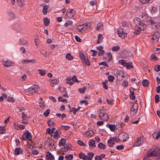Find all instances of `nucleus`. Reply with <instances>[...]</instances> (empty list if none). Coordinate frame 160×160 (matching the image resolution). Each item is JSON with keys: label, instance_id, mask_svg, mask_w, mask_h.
I'll return each instance as SVG.
<instances>
[{"label": "nucleus", "instance_id": "obj_1", "mask_svg": "<svg viewBox=\"0 0 160 160\" xmlns=\"http://www.w3.org/2000/svg\"><path fill=\"white\" fill-rule=\"evenodd\" d=\"M134 23L137 26L141 25L142 26L140 27L139 28L140 30H143L144 29H146V26L145 24L141 22V19L139 18H136L133 19Z\"/></svg>", "mask_w": 160, "mask_h": 160}, {"label": "nucleus", "instance_id": "obj_2", "mask_svg": "<svg viewBox=\"0 0 160 160\" xmlns=\"http://www.w3.org/2000/svg\"><path fill=\"white\" fill-rule=\"evenodd\" d=\"M99 117L101 119L104 120H108L109 119L108 115L107 113V111L105 109H102L99 113Z\"/></svg>", "mask_w": 160, "mask_h": 160}, {"label": "nucleus", "instance_id": "obj_3", "mask_svg": "<svg viewBox=\"0 0 160 160\" xmlns=\"http://www.w3.org/2000/svg\"><path fill=\"white\" fill-rule=\"evenodd\" d=\"M145 140V138L143 136L140 137H138L136 142L133 145V146H141L144 142Z\"/></svg>", "mask_w": 160, "mask_h": 160}, {"label": "nucleus", "instance_id": "obj_4", "mask_svg": "<svg viewBox=\"0 0 160 160\" xmlns=\"http://www.w3.org/2000/svg\"><path fill=\"white\" fill-rule=\"evenodd\" d=\"M80 57L82 59V62L84 64H86L88 66L90 64L89 60L87 58H86L84 54L82 52H79Z\"/></svg>", "mask_w": 160, "mask_h": 160}, {"label": "nucleus", "instance_id": "obj_5", "mask_svg": "<svg viewBox=\"0 0 160 160\" xmlns=\"http://www.w3.org/2000/svg\"><path fill=\"white\" fill-rule=\"evenodd\" d=\"M119 139L120 141L124 142L127 141L129 138L128 134L125 132H122L118 135Z\"/></svg>", "mask_w": 160, "mask_h": 160}, {"label": "nucleus", "instance_id": "obj_6", "mask_svg": "<svg viewBox=\"0 0 160 160\" xmlns=\"http://www.w3.org/2000/svg\"><path fill=\"white\" fill-rule=\"evenodd\" d=\"M39 89L38 86L36 84H35L29 88L28 91V93L32 94L39 91Z\"/></svg>", "mask_w": 160, "mask_h": 160}, {"label": "nucleus", "instance_id": "obj_7", "mask_svg": "<svg viewBox=\"0 0 160 160\" xmlns=\"http://www.w3.org/2000/svg\"><path fill=\"white\" fill-rule=\"evenodd\" d=\"M32 136L31 133L28 131H26L22 135V138L23 140H31L32 139Z\"/></svg>", "mask_w": 160, "mask_h": 160}, {"label": "nucleus", "instance_id": "obj_8", "mask_svg": "<svg viewBox=\"0 0 160 160\" xmlns=\"http://www.w3.org/2000/svg\"><path fill=\"white\" fill-rule=\"evenodd\" d=\"M138 109V104L137 103H134L131 108L130 114L132 116L135 115L137 113Z\"/></svg>", "mask_w": 160, "mask_h": 160}, {"label": "nucleus", "instance_id": "obj_9", "mask_svg": "<svg viewBox=\"0 0 160 160\" xmlns=\"http://www.w3.org/2000/svg\"><path fill=\"white\" fill-rule=\"evenodd\" d=\"M117 32L118 36L122 39L124 38L127 36V33H124L123 29L122 28H119L118 29Z\"/></svg>", "mask_w": 160, "mask_h": 160}, {"label": "nucleus", "instance_id": "obj_10", "mask_svg": "<svg viewBox=\"0 0 160 160\" xmlns=\"http://www.w3.org/2000/svg\"><path fill=\"white\" fill-rule=\"evenodd\" d=\"M2 63L6 67L12 66L14 64V62L8 59L3 60Z\"/></svg>", "mask_w": 160, "mask_h": 160}, {"label": "nucleus", "instance_id": "obj_11", "mask_svg": "<svg viewBox=\"0 0 160 160\" xmlns=\"http://www.w3.org/2000/svg\"><path fill=\"white\" fill-rule=\"evenodd\" d=\"M160 37V34L158 32H155L152 36H151V39L153 41V42L155 43L158 40Z\"/></svg>", "mask_w": 160, "mask_h": 160}, {"label": "nucleus", "instance_id": "obj_12", "mask_svg": "<svg viewBox=\"0 0 160 160\" xmlns=\"http://www.w3.org/2000/svg\"><path fill=\"white\" fill-rule=\"evenodd\" d=\"M73 10L72 9H68L66 14L68 18H71L74 16V13L73 12Z\"/></svg>", "mask_w": 160, "mask_h": 160}, {"label": "nucleus", "instance_id": "obj_13", "mask_svg": "<svg viewBox=\"0 0 160 160\" xmlns=\"http://www.w3.org/2000/svg\"><path fill=\"white\" fill-rule=\"evenodd\" d=\"M47 160H54V157L52 153L49 152H47L46 153Z\"/></svg>", "mask_w": 160, "mask_h": 160}, {"label": "nucleus", "instance_id": "obj_14", "mask_svg": "<svg viewBox=\"0 0 160 160\" xmlns=\"http://www.w3.org/2000/svg\"><path fill=\"white\" fill-rule=\"evenodd\" d=\"M141 17L142 18V20L146 21L147 22L150 20V18L148 17V15L146 13H143L141 15Z\"/></svg>", "mask_w": 160, "mask_h": 160}, {"label": "nucleus", "instance_id": "obj_15", "mask_svg": "<svg viewBox=\"0 0 160 160\" xmlns=\"http://www.w3.org/2000/svg\"><path fill=\"white\" fill-rule=\"evenodd\" d=\"M158 153L155 150L152 151V152L147 154L148 158H150L153 156H157Z\"/></svg>", "mask_w": 160, "mask_h": 160}, {"label": "nucleus", "instance_id": "obj_16", "mask_svg": "<svg viewBox=\"0 0 160 160\" xmlns=\"http://www.w3.org/2000/svg\"><path fill=\"white\" fill-rule=\"evenodd\" d=\"M130 91L131 93L130 95V98L132 100H134L135 98V97L134 95V89L132 88H130Z\"/></svg>", "mask_w": 160, "mask_h": 160}, {"label": "nucleus", "instance_id": "obj_17", "mask_svg": "<svg viewBox=\"0 0 160 160\" xmlns=\"http://www.w3.org/2000/svg\"><path fill=\"white\" fill-rule=\"evenodd\" d=\"M16 2L18 5L20 7H23L25 5L24 0H16Z\"/></svg>", "mask_w": 160, "mask_h": 160}, {"label": "nucleus", "instance_id": "obj_18", "mask_svg": "<svg viewBox=\"0 0 160 160\" xmlns=\"http://www.w3.org/2000/svg\"><path fill=\"white\" fill-rule=\"evenodd\" d=\"M106 126L108 128H109L110 130L112 132L114 131L116 128V127L115 126V125L114 124H110L107 123L106 124Z\"/></svg>", "mask_w": 160, "mask_h": 160}, {"label": "nucleus", "instance_id": "obj_19", "mask_svg": "<svg viewBox=\"0 0 160 160\" xmlns=\"http://www.w3.org/2000/svg\"><path fill=\"white\" fill-rule=\"evenodd\" d=\"M14 128L18 130H20L24 129L25 126L21 124H18L15 126Z\"/></svg>", "mask_w": 160, "mask_h": 160}, {"label": "nucleus", "instance_id": "obj_20", "mask_svg": "<svg viewBox=\"0 0 160 160\" xmlns=\"http://www.w3.org/2000/svg\"><path fill=\"white\" fill-rule=\"evenodd\" d=\"M72 147L71 144H67L64 147V151L66 152L68 151L69 150H72Z\"/></svg>", "mask_w": 160, "mask_h": 160}, {"label": "nucleus", "instance_id": "obj_21", "mask_svg": "<svg viewBox=\"0 0 160 160\" xmlns=\"http://www.w3.org/2000/svg\"><path fill=\"white\" fill-rule=\"evenodd\" d=\"M115 143L112 139L110 138L108 141V145L110 147H112L114 144Z\"/></svg>", "mask_w": 160, "mask_h": 160}, {"label": "nucleus", "instance_id": "obj_22", "mask_svg": "<svg viewBox=\"0 0 160 160\" xmlns=\"http://www.w3.org/2000/svg\"><path fill=\"white\" fill-rule=\"evenodd\" d=\"M66 139L64 138L62 139L59 142L58 145L60 146L61 145L64 146L66 143Z\"/></svg>", "mask_w": 160, "mask_h": 160}, {"label": "nucleus", "instance_id": "obj_23", "mask_svg": "<svg viewBox=\"0 0 160 160\" xmlns=\"http://www.w3.org/2000/svg\"><path fill=\"white\" fill-rule=\"evenodd\" d=\"M89 145L90 147H96L95 142L94 140H91L88 142Z\"/></svg>", "mask_w": 160, "mask_h": 160}, {"label": "nucleus", "instance_id": "obj_24", "mask_svg": "<svg viewBox=\"0 0 160 160\" xmlns=\"http://www.w3.org/2000/svg\"><path fill=\"white\" fill-rule=\"evenodd\" d=\"M77 28L79 32H81L82 30H85L86 29V28H85L84 27H83V24L78 26Z\"/></svg>", "mask_w": 160, "mask_h": 160}, {"label": "nucleus", "instance_id": "obj_25", "mask_svg": "<svg viewBox=\"0 0 160 160\" xmlns=\"http://www.w3.org/2000/svg\"><path fill=\"white\" fill-rule=\"evenodd\" d=\"M43 22L44 25L47 26H48L49 24L50 20L47 18H45L43 19Z\"/></svg>", "mask_w": 160, "mask_h": 160}, {"label": "nucleus", "instance_id": "obj_26", "mask_svg": "<svg viewBox=\"0 0 160 160\" xmlns=\"http://www.w3.org/2000/svg\"><path fill=\"white\" fill-rule=\"evenodd\" d=\"M49 7L48 6H44L43 8L42 12L44 15H46L47 13V10Z\"/></svg>", "mask_w": 160, "mask_h": 160}, {"label": "nucleus", "instance_id": "obj_27", "mask_svg": "<svg viewBox=\"0 0 160 160\" xmlns=\"http://www.w3.org/2000/svg\"><path fill=\"white\" fill-rule=\"evenodd\" d=\"M126 67L128 69H130L133 68L132 63L130 62H128L126 65Z\"/></svg>", "mask_w": 160, "mask_h": 160}, {"label": "nucleus", "instance_id": "obj_28", "mask_svg": "<svg viewBox=\"0 0 160 160\" xmlns=\"http://www.w3.org/2000/svg\"><path fill=\"white\" fill-rule=\"evenodd\" d=\"M103 37L102 35L101 34H99L98 36L97 43L99 44L102 41Z\"/></svg>", "mask_w": 160, "mask_h": 160}, {"label": "nucleus", "instance_id": "obj_29", "mask_svg": "<svg viewBox=\"0 0 160 160\" xmlns=\"http://www.w3.org/2000/svg\"><path fill=\"white\" fill-rule=\"evenodd\" d=\"M142 84L144 87H147L149 85V82L147 79L144 80L142 82Z\"/></svg>", "mask_w": 160, "mask_h": 160}, {"label": "nucleus", "instance_id": "obj_30", "mask_svg": "<svg viewBox=\"0 0 160 160\" xmlns=\"http://www.w3.org/2000/svg\"><path fill=\"white\" fill-rule=\"evenodd\" d=\"M102 26L103 25L102 23H98L97 24V27H96V29L97 30H98L101 29H103Z\"/></svg>", "mask_w": 160, "mask_h": 160}, {"label": "nucleus", "instance_id": "obj_31", "mask_svg": "<svg viewBox=\"0 0 160 160\" xmlns=\"http://www.w3.org/2000/svg\"><path fill=\"white\" fill-rule=\"evenodd\" d=\"M98 146L101 149H104L106 147V145L102 142H100L98 145Z\"/></svg>", "mask_w": 160, "mask_h": 160}, {"label": "nucleus", "instance_id": "obj_32", "mask_svg": "<svg viewBox=\"0 0 160 160\" xmlns=\"http://www.w3.org/2000/svg\"><path fill=\"white\" fill-rule=\"evenodd\" d=\"M73 23L72 21L70 20L67 21L64 24V26L66 27H67L69 25H71Z\"/></svg>", "mask_w": 160, "mask_h": 160}, {"label": "nucleus", "instance_id": "obj_33", "mask_svg": "<svg viewBox=\"0 0 160 160\" xmlns=\"http://www.w3.org/2000/svg\"><path fill=\"white\" fill-rule=\"evenodd\" d=\"M39 74L42 76H44L46 74V72L45 70H43L41 69L38 70Z\"/></svg>", "mask_w": 160, "mask_h": 160}, {"label": "nucleus", "instance_id": "obj_34", "mask_svg": "<svg viewBox=\"0 0 160 160\" xmlns=\"http://www.w3.org/2000/svg\"><path fill=\"white\" fill-rule=\"evenodd\" d=\"M25 62H31L32 63H34L36 62V61L33 59L29 60H27V59H26L25 60L23 59L22 61V62L23 64L25 63Z\"/></svg>", "mask_w": 160, "mask_h": 160}, {"label": "nucleus", "instance_id": "obj_35", "mask_svg": "<svg viewBox=\"0 0 160 160\" xmlns=\"http://www.w3.org/2000/svg\"><path fill=\"white\" fill-rule=\"evenodd\" d=\"M21 149L20 148H16L14 151V154L15 155H18L19 154V152Z\"/></svg>", "mask_w": 160, "mask_h": 160}, {"label": "nucleus", "instance_id": "obj_36", "mask_svg": "<svg viewBox=\"0 0 160 160\" xmlns=\"http://www.w3.org/2000/svg\"><path fill=\"white\" fill-rule=\"evenodd\" d=\"M20 42L21 44L23 45H27L28 44V42L27 41L22 39L20 40Z\"/></svg>", "mask_w": 160, "mask_h": 160}, {"label": "nucleus", "instance_id": "obj_37", "mask_svg": "<svg viewBox=\"0 0 160 160\" xmlns=\"http://www.w3.org/2000/svg\"><path fill=\"white\" fill-rule=\"evenodd\" d=\"M58 80L57 79H53V80H50V84H57L58 82Z\"/></svg>", "mask_w": 160, "mask_h": 160}, {"label": "nucleus", "instance_id": "obj_38", "mask_svg": "<svg viewBox=\"0 0 160 160\" xmlns=\"http://www.w3.org/2000/svg\"><path fill=\"white\" fill-rule=\"evenodd\" d=\"M73 158V156L72 154H69L66 155L65 157V158L67 160H70L72 159Z\"/></svg>", "mask_w": 160, "mask_h": 160}, {"label": "nucleus", "instance_id": "obj_39", "mask_svg": "<svg viewBox=\"0 0 160 160\" xmlns=\"http://www.w3.org/2000/svg\"><path fill=\"white\" fill-rule=\"evenodd\" d=\"M93 134V131L92 130H90V131L86 132L85 134V135L88 136H91Z\"/></svg>", "mask_w": 160, "mask_h": 160}, {"label": "nucleus", "instance_id": "obj_40", "mask_svg": "<svg viewBox=\"0 0 160 160\" xmlns=\"http://www.w3.org/2000/svg\"><path fill=\"white\" fill-rule=\"evenodd\" d=\"M58 132L57 130L55 131L53 134V138L55 139H58L60 137V136L58 135Z\"/></svg>", "mask_w": 160, "mask_h": 160}, {"label": "nucleus", "instance_id": "obj_41", "mask_svg": "<svg viewBox=\"0 0 160 160\" xmlns=\"http://www.w3.org/2000/svg\"><path fill=\"white\" fill-rule=\"evenodd\" d=\"M94 153L92 152H89L88 154V158L89 160H92V159L94 156Z\"/></svg>", "mask_w": 160, "mask_h": 160}, {"label": "nucleus", "instance_id": "obj_42", "mask_svg": "<svg viewBox=\"0 0 160 160\" xmlns=\"http://www.w3.org/2000/svg\"><path fill=\"white\" fill-rule=\"evenodd\" d=\"M79 158L81 159H83V158H85L84 157H86V155L85 154L82 153V152H80L79 154Z\"/></svg>", "mask_w": 160, "mask_h": 160}, {"label": "nucleus", "instance_id": "obj_43", "mask_svg": "<svg viewBox=\"0 0 160 160\" xmlns=\"http://www.w3.org/2000/svg\"><path fill=\"white\" fill-rule=\"evenodd\" d=\"M128 82L126 80H124L122 84V86L124 87H126L128 86Z\"/></svg>", "mask_w": 160, "mask_h": 160}, {"label": "nucleus", "instance_id": "obj_44", "mask_svg": "<svg viewBox=\"0 0 160 160\" xmlns=\"http://www.w3.org/2000/svg\"><path fill=\"white\" fill-rule=\"evenodd\" d=\"M47 122L48 126L50 127H51L54 126V122L51 120L48 121Z\"/></svg>", "mask_w": 160, "mask_h": 160}, {"label": "nucleus", "instance_id": "obj_45", "mask_svg": "<svg viewBox=\"0 0 160 160\" xmlns=\"http://www.w3.org/2000/svg\"><path fill=\"white\" fill-rule=\"evenodd\" d=\"M71 78H68L67 79V82L66 83L67 84H68L70 85V86H71L74 83L73 82H71Z\"/></svg>", "mask_w": 160, "mask_h": 160}, {"label": "nucleus", "instance_id": "obj_46", "mask_svg": "<svg viewBox=\"0 0 160 160\" xmlns=\"http://www.w3.org/2000/svg\"><path fill=\"white\" fill-rule=\"evenodd\" d=\"M105 81H106V82H102V84L103 85V88L107 90V89H108V85L106 84V83H107L108 81L107 80H106Z\"/></svg>", "mask_w": 160, "mask_h": 160}, {"label": "nucleus", "instance_id": "obj_47", "mask_svg": "<svg viewBox=\"0 0 160 160\" xmlns=\"http://www.w3.org/2000/svg\"><path fill=\"white\" fill-rule=\"evenodd\" d=\"M66 58L69 60H72L73 59V57L70 54L68 53L66 56Z\"/></svg>", "mask_w": 160, "mask_h": 160}, {"label": "nucleus", "instance_id": "obj_48", "mask_svg": "<svg viewBox=\"0 0 160 160\" xmlns=\"http://www.w3.org/2000/svg\"><path fill=\"white\" fill-rule=\"evenodd\" d=\"M86 89V87L84 86L83 88H79L78 91L80 93H82L84 92L85 90Z\"/></svg>", "mask_w": 160, "mask_h": 160}, {"label": "nucleus", "instance_id": "obj_49", "mask_svg": "<svg viewBox=\"0 0 160 160\" xmlns=\"http://www.w3.org/2000/svg\"><path fill=\"white\" fill-rule=\"evenodd\" d=\"M120 49V47L118 46H117L116 47H113L112 48V50L115 52L118 51Z\"/></svg>", "mask_w": 160, "mask_h": 160}, {"label": "nucleus", "instance_id": "obj_50", "mask_svg": "<svg viewBox=\"0 0 160 160\" xmlns=\"http://www.w3.org/2000/svg\"><path fill=\"white\" fill-rule=\"evenodd\" d=\"M9 15V19L11 20H12L14 18L15 16L14 13L12 12H10Z\"/></svg>", "mask_w": 160, "mask_h": 160}, {"label": "nucleus", "instance_id": "obj_51", "mask_svg": "<svg viewBox=\"0 0 160 160\" xmlns=\"http://www.w3.org/2000/svg\"><path fill=\"white\" fill-rule=\"evenodd\" d=\"M5 133V131L4 130V126L0 127V134H3Z\"/></svg>", "mask_w": 160, "mask_h": 160}, {"label": "nucleus", "instance_id": "obj_52", "mask_svg": "<svg viewBox=\"0 0 160 160\" xmlns=\"http://www.w3.org/2000/svg\"><path fill=\"white\" fill-rule=\"evenodd\" d=\"M114 79V77L111 75H109L108 77V79L109 81L112 82Z\"/></svg>", "mask_w": 160, "mask_h": 160}, {"label": "nucleus", "instance_id": "obj_53", "mask_svg": "<svg viewBox=\"0 0 160 160\" xmlns=\"http://www.w3.org/2000/svg\"><path fill=\"white\" fill-rule=\"evenodd\" d=\"M119 62L122 65H123V66L126 67V65L127 63V61L124 60H122L119 61Z\"/></svg>", "mask_w": 160, "mask_h": 160}, {"label": "nucleus", "instance_id": "obj_54", "mask_svg": "<svg viewBox=\"0 0 160 160\" xmlns=\"http://www.w3.org/2000/svg\"><path fill=\"white\" fill-rule=\"evenodd\" d=\"M77 142L78 144L82 146H86V145L85 144H84L82 141L81 140H78Z\"/></svg>", "mask_w": 160, "mask_h": 160}, {"label": "nucleus", "instance_id": "obj_55", "mask_svg": "<svg viewBox=\"0 0 160 160\" xmlns=\"http://www.w3.org/2000/svg\"><path fill=\"white\" fill-rule=\"evenodd\" d=\"M111 138L113 141L114 143L115 142H118L119 141H120V140L119 139L118 137V138L116 137H113Z\"/></svg>", "mask_w": 160, "mask_h": 160}, {"label": "nucleus", "instance_id": "obj_56", "mask_svg": "<svg viewBox=\"0 0 160 160\" xmlns=\"http://www.w3.org/2000/svg\"><path fill=\"white\" fill-rule=\"evenodd\" d=\"M155 102L156 103H158L159 102V96L158 94H156L155 96Z\"/></svg>", "mask_w": 160, "mask_h": 160}, {"label": "nucleus", "instance_id": "obj_57", "mask_svg": "<svg viewBox=\"0 0 160 160\" xmlns=\"http://www.w3.org/2000/svg\"><path fill=\"white\" fill-rule=\"evenodd\" d=\"M50 113V110L49 109H47L45 112L43 113V115L46 117H48V115Z\"/></svg>", "mask_w": 160, "mask_h": 160}, {"label": "nucleus", "instance_id": "obj_58", "mask_svg": "<svg viewBox=\"0 0 160 160\" xmlns=\"http://www.w3.org/2000/svg\"><path fill=\"white\" fill-rule=\"evenodd\" d=\"M29 116H28L27 114L25 113V112H22V118H29Z\"/></svg>", "mask_w": 160, "mask_h": 160}, {"label": "nucleus", "instance_id": "obj_59", "mask_svg": "<svg viewBox=\"0 0 160 160\" xmlns=\"http://www.w3.org/2000/svg\"><path fill=\"white\" fill-rule=\"evenodd\" d=\"M108 55L107 58H108V61H110L112 58V55L111 53H107V54Z\"/></svg>", "mask_w": 160, "mask_h": 160}, {"label": "nucleus", "instance_id": "obj_60", "mask_svg": "<svg viewBox=\"0 0 160 160\" xmlns=\"http://www.w3.org/2000/svg\"><path fill=\"white\" fill-rule=\"evenodd\" d=\"M7 101L8 102H14L15 100H14L13 98L12 97H9L8 98Z\"/></svg>", "mask_w": 160, "mask_h": 160}, {"label": "nucleus", "instance_id": "obj_61", "mask_svg": "<svg viewBox=\"0 0 160 160\" xmlns=\"http://www.w3.org/2000/svg\"><path fill=\"white\" fill-rule=\"evenodd\" d=\"M83 27H84L85 28H86V29L88 28H89L91 26V24L90 23H85L83 24Z\"/></svg>", "mask_w": 160, "mask_h": 160}, {"label": "nucleus", "instance_id": "obj_62", "mask_svg": "<svg viewBox=\"0 0 160 160\" xmlns=\"http://www.w3.org/2000/svg\"><path fill=\"white\" fill-rule=\"evenodd\" d=\"M155 70L157 72H158L160 71V65H156L155 66Z\"/></svg>", "mask_w": 160, "mask_h": 160}, {"label": "nucleus", "instance_id": "obj_63", "mask_svg": "<svg viewBox=\"0 0 160 160\" xmlns=\"http://www.w3.org/2000/svg\"><path fill=\"white\" fill-rule=\"evenodd\" d=\"M124 148V145H121L117 146L116 148L118 150H121L123 149Z\"/></svg>", "mask_w": 160, "mask_h": 160}, {"label": "nucleus", "instance_id": "obj_64", "mask_svg": "<svg viewBox=\"0 0 160 160\" xmlns=\"http://www.w3.org/2000/svg\"><path fill=\"white\" fill-rule=\"evenodd\" d=\"M102 157H101V156L97 155L95 157V160H102Z\"/></svg>", "mask_w": 160, "mask_h": 160}]
</instances>
